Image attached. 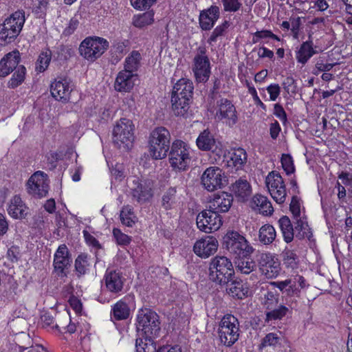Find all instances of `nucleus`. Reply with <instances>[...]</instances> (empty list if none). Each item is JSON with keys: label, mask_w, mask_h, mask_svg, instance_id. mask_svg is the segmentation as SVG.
<instances>
[{"label": "nucleus", "mask_w": 352, "mask_h": 352, "mask_svg": "<svg viewBox=\"0 0 352 352\" xmlns=\"http://www.w3.org/2000/svg\"><path fill=\"white\" fill-rule=\"evenodd\" d=\"M234 276V270L230 259L223 256H217L210 263L209 278L219 284H229Z\"/></svg>", "instance_id": "1"}, {"label": "nucleus", "mask_w": 352, "mask_h": 352, "mask_svg": "<svg viewBox=\"0 0 352 352\" xmlns=\"http://www.w3.org/2000/svg\"><path fill=\"white\" fill-rule=\"evenodd\" d=\"M25 21V12L17 10L0 25V45L12 43L20 34Z\"/></svg>", "instance_id": "2"}, {"label": "nucleus", "mask_w": 352, "mask_h": 352, "mask_svg": "<svg viewBox=\"0 0 352 352\" xmlns=\"http://www.w3.org/2000/svg\"><path fill=\"white\" fill-rule=\"evenodd\" d=\"M170 134L165 127L154 129L149 137V151L155 160L164 158L170 149Z\"/></svg>", "instance_id": "3"}, {"label": "nucleus", "mask_w": 352, "mask_h": 352, "mask_svg": "<svg viewBox=\"0 0 352 352\" xmlns=\"http://www.w3.org/2000/svg\"><path fill=\"white\" fill-rule=\"evenodd\" d=\"M135 125L128 118H120L113 130V141L119 148L129 149L134 141Z\"/></svg>", "instance_id": "4"}, {"label": "nucleus", "mask_w": 352, "mask_h": 352, "mask_svg": "<svg viewBox=\"0 0 352 352\" xmlns=\"http://www.w3.org/2000/svg\"><path fill=\"white\" fill-rule=\"evenodd\" d=\"M170 166L175 170H186L190 163V147L182 140L173 142L168 155Z\"/></svg>", "instance_id": "5"}, {"label": "nucleus", "mask_w": 352, "mask_h": 352, "mask_svg": "<svg viewBox=\"0 0 352 352\" xmlns=\"http://www.w3.org/2000/svg\"><path fill=\"white\" fill-rule=\"evenodd\" d=\"M223 244L227 250L236 257L250 256L252 247L246 239L236 231H228L223 237Z\"/></svg>", "instance_id": "6"}, {"label": "nucleus", "mask_w": 352, "mask_h": 352, "mask_svg": "<svg viewBox=\"0 0 352 352\" xmlns=\"http://www.w3.org/2000/svg\"><path fill=\"white\" fill-rule=\"evenodd\" d=\"M157 314L149 309L139 311L137 316V331L141 332L145 338L157 336L160 330V322Z\"/></svg>", "instance_id": "7"}, {"label": "nucleus", "mask_w": 352, "mask_h": 352, "mask_svg": "<svg viewBox=\"0 0 352 352\" xmlns=\"http://www.w3.org/2000/svg\"><path fill=\"white\" fill-rule=\"evenodd\" d=\"M109 47V42L103 38L90 36L85 38L79 46L80 54L89 61L100 57Z\"/></svg>", "instance_id": "8"}, {"label": "nucleus", "mask_w": 352, "mask_h": 352, "mask_svg": "<svg viewBox=\"0 0 352 352\" xmlns=\"http://www.w3.org/2000/svg\"><path fill=\"white\" fill-rule=\"evenodd\" d=\"M220 342L227 346L233 345L239 337V322L232 315L228 314L221 319L219 330Z\"/></svg>", "instance_id": "9"}, {"label": "nucleus", "mask_w": 352, "mask_h": 352, "mask_svg": "<svg viewBox=\"0 0 352 352\" xmlns=\"http://www.w3.org/2000/svg\"><path fill=\"white\" fill-rule=\"evenodd\" d=\"M279 294L276 291H267L262 298L263 305L268 310L266 313V321L281 320L289 311V308L283 305L278 306Z\"/></svg>", "instance_id": "10"}, {"label": "nucleus", "mask_w": 352, "mask_h": 352, "mask_svg": "<svg viewBox=\"0 0 352 352\" xmlns=\"http://www.w3.org/2000/svg\"><path fill=\"white\" fill-rule=\"evenodd\" d=\"M265 183L274 200L279 204L284 203L287 192L280 175L276 171L270 172L266 177Z\"/></svg>", "instance_id": "11"}, {"label": "nucleus", "mask_w": 352, "mask_h": 352, "mask_svg": "<svg viewBox=\"0 0 352 352\" xmlns=\"http://www.w3.org/2000/svg\"><path fill=\"white\" fill-rule=\"evenodd\" d=\"M196 221L197 228L206 233L217 231L222 225L221 217L210 208L200 212Z\"/></svg>", "instance_id": "12"}, {"label": "nucleus", "mask_w": 352, "mask_h": 352, "mask_svg": "<svg viewBox=\"0 0 352 352\" xmlns=\"http://www.w3.org/2000/svg\"><path fill=\"white\" fill-rule=\"evenodd\" d=\"M26 188L28 194L33 197H45L49 190L47 175L42 171L34 173L28 180Z\"/></svg>", "instance_id": "13"}, {"label": "nucleus", "mask_w": 352, "mask_h": 352, "mask_svg": "<svg viewBox=\"0 0 352 352\" xmlns=\"http://www.w3.org/2000/svg\"><path fill=\"white\" fill-rule=\"evenodd\" d=\"M258 268L266 278H276L281 270L280 263L275 254L262 253L258 260Z\"/></svg>", "instance_id": "14"}, {"label": "nucleus", "mask_w": 352, "mask_h": 352, "mask_svg": "<svg viewBox=\"0 0 352 352\" xmlns=\"http://www.w3.org/2000/svg\"><path fill=\"white\" fill-rule=\"evenodd\" d=\"M215 118L229 126H234L238 120L234 105L227 98H221L217 102Z\"/></svg>", "instance_id": "15"}, {"label": "nucleus", "mask_w": 352, "mask_h": 352, "mask_svg": "<svg viewBox=\"0 0 352 352\" xmlns=\"http://www.w3.org/2000/svg\"><path fill=\"white\" fill-rule=\"evenodd\" d=\"M193 62L192 71L196 80L199 82H206L210 75V64L208 57L206 55L205 48H199Z\"/></svg>", "instance_id": "16"}, {"label": "nucleus", "mask_w": 352, "mask_h": 352, "mask_svg": "<svg viewBox=\"0 0 352 352\" xmlns=\"http://www.w3.org/2000/svg\"><path fill=\"white\" fill-rule=\"evenodd\" d=\"M226 182L223 170L217 166H210L204 172L201 184L208 191H214L221 188Z\"/></svg>", "instance_id": "17"}, {"label": "nucleus", "mask_w": 352, "mask_h": 352, "mask_svg": "<svg viewBox=\"0 0 352 352\" xmlns=\"http://www.w3.org/2000/svg\"><path fill=\"white\" fill-rule=\"evenodd\" d=\"M72 258L66 245H60L54 256L53 265L55 272L60 278L67 276L68 270L71 266Z\"/></svg>", "instance_id": "18"}, {"label": "nucleus", "mask_w": 352, "mask_h": 352, "mask_svg": "<svg viewBox=\"0 0 352 352\" xmlns=\"http://www.w3.org/2000/svg\"><path fill=\"white\" fill-rule=\"evenodd\" d=\"M132 196L139 203L148 201L153 196V184L150 181H140L133 177L130 185Z\"/></svg>", "instance_id": "19"}, {"label": "nucleus", "mask_w": 352, "mask_h": 352, "mask_svg": "<svg viewBox=\"0 0 352 352\" xmlns=\"http://www.w3.org/2000/svg\"><path fill=\"white\" fill-rule=\"evenodd\" d=\"M74 85L70 80L60 78L55 80L51 84L52 96L57 100L63 102H69L71 99V94L74 91Z\"/></svg>", "instance_id": "20"}, {"label": "nucleus", "mask_w": 352, "mask_h": 352, "mask_svg": "<svg viewBox=\"0 0 352 352\" xmlns=\"http://www.w3.org/2000/svg\"><path fill=\"white\" fill-rule=\"evenodd\" d=\"M218 246V241L215 237L207 236L195 243L193 250L198 256L208 258L217 252Z\"/></svg>", "instance_id": "21"}, {"label": "nucleus", "mask_w": 352, "mask_h": 352, "mask_svg": "<svg viewBox=\"0 0 352 352\" xmlns=\"http://www.w3.org/2000/svg\"><path fill=\"white\" fill-rule=\"evenodd\" d=\"M104 280L107 289L113 294H118L122 290L125 280L121 272L109 269L107 270Z\"/></svg>", "instance_id": "22"}, {"label": "nucleus", "mask_w": 352, "mask_h": 352, "mask_svg": "<svg viewBox=\"0 0 352 352\" xmlns=\"http://www.w3.org/2000/svg\"><path fill=\"white\" fill-rule=\"evenodd\" d=\"M233 202V197L231 194L221 192L213 195L209 201V208L219 213L226 212L230 208Z\"/></svg>", "instance_id": "23"}, {"label": "nucleus", "mask_w": 352, "mask_h": 352, "mask_svg": "<svg viewBox=\"0 0 352 352\" xmlns=\"http://www.w3.org/2000/svg\"><path fill=\"white\" fill-rule=\"evenodd\" d=\"M20 60V53L18 50L6 54L0 60V77H6L16 69Z\"/></svg>", "instance_id": "24"}, {"label": "nucleus", "mask_w": 352, "mask_h": 352, "mask_svg": "<svg viewBox=\"0 0 352 352\" xmlns=\"http://www.w3.org/2000/svg\"><path fill=\"white\" fill-rule=\"evenodd\" d=\"M7 211L11 217L23 219L27 217L29 208L20 196L14 195L8 203Z\"/></svg>", "instance_id": "25"}, {"label": "nucleus", "mask_w": 352, "mask_h": 352, "mask_svg": "<svg viewBox=\"0 0 352 352\" xmlns=\"http://www.w3.org/2000/svg\"><path fill=\"white\" fill-rule=\"evenodd\" d=\"M137 75L127 71H120L116 79L114 88L120 92H129L135 85Z\"/></svg>", "instance_id": "26"}, {"label": "nucleus", "mask_w": 352, "mask_h": 352, "mask_svg": "<svg viewBox=\"0 0 352 352\" xmlns=\"http://www.w3.org/2000/svg\"><path fill=\"white\" fill-rule=\"evenodd\" d=\"M219 18V8L212 6L208 9L203 10L199 15L200 27L204 30H210Z\"/></svg>", "instance_id": "27"}, {"label": "nucleus", "mask_w": 352, "mask_h": 352, "mask_svg": "<svg viewBox=\"0 0 352 352\" xmlns=\"http://www.w3.org/2000/svg\"><path fill=\"white\" fill-rule=\"evenodd\" d=\"M193 84L188 79L182 78L179 80L173 87L172 96L186 100H191L193 93Z\"/></svg>", "instance_id": "28"}, {"label": "nucleus", "mask_w": 352, "mask_h": 352, "mask_svg": "<svg viewBox=\"0 0 352 352\" xmlns=\"http://www.w3.org/2000/svg\"><path fill=\"white\" fill-rule=\"evenodd\" d=\"M316 54H317V51L314 49V43L311 39V36H309V40L302 42L299 49L296 52V58L298 63L305 65Z\"/></svg>", "instance_id": "29"}, {"label": "nucleus", "mask_w": 352, "mask_h": 352, "mask_svg": "<svg viewBox=\"0 0 352 352\" xmlns=\"http://www.w3.org/2000/svg\"><path fill=\"white\" fill-rule=\"evenodd\" d=\"M132 300V297L126 296L113 305L112 315L115 320H122L128 318L130 314L129 304Z\"/></svg>", "instance_id": "30"}, {"label": "nucleus", "mask_w": 352, "mask_h": 352, "mask_svg": "<svg viewBox=\"0 0 352 352\" xmlns=\"http://www.w3.org/2000/svg\"><path fill=\"white\" fill-rule=\"evenodd\" d=\"M252 208L258 210L259 213L265 216L272 215L274 212L272 203L267 197L261 195H256L253 197Z\"/></svg>", "instance_id": "31"}, {"label": "nucleus", "mask_w": 352, "mask_h": 352, "mask_svg": "<svg viewBox=\"0 0 352 352\" xmlns=\"http://www.w3.org/2000/svg\"><path fill=\"white\" fill-rule=\"evenodd\" d=\"M231 191L239 200L243 201L251 195L252 188L246 179L240 178L232 185Z\"/></svg>", "instance_id": "32"}, {"label": "nucleus", "mask_w": 352, "mask_h": 352, "mask_svg": "<svg viewBox=\"0 0 352 352\" xmlns=\"http://www.w3.org/2000/svg\"><path fill=\"white\" fill-rule=\"evenodd\" d=\"M228 166L236 168V170L241 168L247 162V153L242 148L232 149L228 153Z\"/></svg>", "instance_id": "33"}, {"label": "nucleus", "mask_w": 352, "mask_h": 352, "mask_svg": "<svg viewBox=\"0 0 352 352\" xmlns=\"http://www.w3.org/2000/svg\"><path fill=\"white\" fill-rule=\"evenodd\" d=\"M294 222L296 237L298 239H307L310 240L313 234L309 226L307 216L294 219Z\"/></svg>", "instance_id": "34"}, {"label": "nucleus", "mask_w": 352, "mask_h": 352, "mask_svg": "<svg viewBox=\"0 0 352 352\" xmlns=\"http://www.w3.org/2000/svg\"><path fill=\"white\" fill-rule=\"evenodd\" d=\"M190 100L171 96L172 111L176 116L186 117L190 109Z\"/></svg>", "instance_id": "35"}, {"label": "nucleus", "mask_w": 352, "mask_h": 352, "mask_svg": "<svg viewBox=\"0 0 352 352\" xmlns=\"http://www.w3.org/2000/svg\"><path fill=\"white\" fill-rule=\"evenodd\" d=\"M234 264L236 272L243 274H250L256 268L255 262L249 256L234 258Z\"/></svg>", "instance_id": "36"}, {"label": "nucleus", "mask_w": 352, "mask_h": 352, "mask_svg": "<svg viewBox=\"0 0 352 352\" xmlns=\"http://www.w3.org/2000/svg\"><path fill=\"white\" fill-rule=\"evenodd\" d=\"M278 226L284 241L287 243L292 242L294 236V228L289 218L285 215L281 217L278 220Z\"/></svg>", "instance_id": "37"}, {"label": "nucleus", "mask_w": 352, "mask_h": 352, "mask_svg": "<svg viewBox=\"0 0 352 352\" xmlns=\"http://www.w3.org/2000/svg\"><path fill=\"white\" fill-rule=\"evenodd\" d=\"M196 143L198 148L202 151H210L215 147V140L208 130H204L199 134Z\"/></svg>", "instance_id": "38"}, {"label": "nucleus", "mask_w": 352, "mask_h": 352, "mask_svg": "<svg viewBox=\"0 0 352 352\" xmlns=\"http://www.w3.org/2000/svg\"><path fill=\"white\" fill-rule=\"evenodd\" d=\"M230 282L227 288L230 295L238 299H243L248 296V288L245 287L241 281H236L232 279Z\"/></svg>", "instance_id": "39"}, {"label": "nucleus", "mask_w": 352, "mask_h": 352, "mask_svg": "<svg viewBox=\"0 0 352 352\" xmlns=\"http://www.w3.org/2000/svg\"><path fill=\"white\" fill-rule=\"evenodd\" d=\"M176 187L168 188L162 197V206L166 210H168L175 207L177 203Z\"/></svg>", "instance_id": "40"}, {"label": "nucleus", "mask_w": 352, "mask_h": 352, "mask_svg": "<svg viewBox=\"0 0 352 352\" xmlns=\"http://www.w3.org/2000/svg\"><path fill=\"white\" fill-rule=\"evenodd\" d=\"M276 236V230L272 225L265 224L259 230V241L265 245L271 244L275 240Z\"/></svg>", "instance_id": "41"}, {"label": "nucleus", "mask_w": 352, "mask_h": 352, "mask_svg": "<svg viewBox=\"0 0 352 352\" xmlns=\"http://www.w3.org/2000/svg\"><path fill=\"white\" fill-rule=\"evenodd\" d=\"M281 340L282 334L280 331L269 333L262 339L259 347L260 349L267 346L275 348L280 345Z\"/></svg>", "instance_id": "42"}, {"label": "nucleus", "mask_w": 352, "mask_h": 352, "mask_svg": "<svg viewBox=\"0 0 352 352\" xmlns=\"http://www.w3.org/2000/svg\"><path fill=\"white\" fill-rule=\"evenodd\" d=\"M154 13L153 11L144 12L141 14L135 15L133 17V25L138 28L149 25L154 21Z\"/></svg>", "instance_id": "43"}, {"label": "nucleus", "mask_w": 352, "mask_h": 352, "mask_svg": "<svg viewBox=\"0 0 352 352\" xmlns=\"http://www.w3.org/2000/svg\"><path fill=\"white\" fill-rule=\"evenodd\" d=\"M140 59V54L137 51H133L131 54L126 58L124 69L123 70L135 74L134 72H135L139 67Z\"/></svg>", "instance_id": "44"}, {"label": "nucleus", "mask_w": 352, "mask_h": 352, "mask_svg": "<svg viewBox=\"0 0 352 352\" xmlns=\"http://www.w3.org/2000/svg\"><path fill=\"white\" fill-rule=\"evenodd\" d=\"M14 71L12 78L8 82V87L11 89L17 87L24 81L26 69L23 65H19Z\"/></svg>", "instance_id": "45"}, {"label": "nucleus", "mask_w": 352, "mask_h": 352, "mask_svg": "<svg viewBox=\"0 0 352 352\" xmlns=\"http://www.w3.org/2000/svg\"><path fill=\"white\" fill-rule=\"evenodd\" d=\"M136 352H159L153 339L137 338L135 341Z\"/></svg>", "instance_id": "46"}, {"label": "nucleus", "mask_w": 352, "mask_h": 352, "mask_svg": "<svg viewBox=\"0 0 352 352\" xmlns=\"http://www.w3.org/2000/svg\"><path fill=\"white\" fill-rule=\"evenodd\" d=\"M120 219L123 225L132 227L136 219L133 208L129 205L123 206L120 210Z\"/></svg>", "instance_id": "47"}, {"label": "nucleus", "mask_w": 352, "mask_h": 352, "mask_svg": "<svg viewBox=\"0 0 352 352\" xmlns=\"http://www.w3.org/2000/svg\"><path fill=\"white\" fill-rule=\"evenodd\" d=\"M289 210L292 214V219H296L306 216L305 208L302 201L297 196H293L289 204Z\"/></svg>", "instance_id": "48"}, {"label": "nucleus", "mask_w": 352, "mask_h": 352, "mask_svg": "<svg viewBox=\"0 0 352 352\" xmlns=\"http://www.w3.org/2000/svg\"><path fill=\"white\" fill-rule=\"evenodd\" d=\"M283 261L286 267L294 270L298 266L299 258L293 250L286 249L283 252Z\"/></svg>", "instance_id": "49"}, {"label": "nucleus", "mask_w": 352, "mask_h": 352, "mask_svg": "<svg viewBox=\"0 0 352 352\" xmlns=\"http://www.w3.org/2000/svg\"><path fill=\"white\" fill-rule=\"evenodd\" d=\"M89 263L87 254H80L75 261V268L78 276L84 275L88 270Z\"/></svg>", "instance_id": "50"}, {"label": "nucleus", "mask_w": 352, "mask_h": 352, "mask_svg": "<svg viewBox=\"0 0 352 352\" xmlns=\"http://www.w3.org/2000/svg\"><path fill=\"white\" fill-rule=\"evenodd\" d=\"M52 54L50 51L43 52L38 56L36 63V70L42 72H44L49 66L51 60Z\"/></svg>", "instance_id": "51"}, {"label": "nucleus", "mask_w": 352, "mask_h": 352, "mask_svg": "<svg viewBox=\"0 0 352 352\" xmlns=\"http://www.w3.org/2000/svg\"><path fill=\"white\" fill-rule=\"evenodd\" d=\"M49 0H36L33 13L36 18L45 19L48 8Z\"/></svg>", "instance_id": "52"}, {"label": "nucleus", "mask_w": 352, "mask_h": 352, "mask_svg": "<svg viewBox=\"0 0 352 352\" xmlns=\"http://www.w3.org/2000/svg\"><path fill=\"white\" fill-rule=\"evenodd\" d=\"M228 27L229 23L227 21H225L222 24L216 27L208 38V42L212 43L217 41V38L222 36Z\"/></svg>", "instance_id": "53"}, {"label": "nucleus", "mask_w": 352, "mask_h": 352, "mask_svg": "<svg viewBox=\"0 0 352 352\" xmlns=\"http://www.w3.org/2000/svg\"><path fill=\"white\" fill-rule=\"evenodd\" d=\"M113 235L120 245H127L130 243L131 239L127 234L121 232L118 228H114L113 230Z\"/></svg>", "instance_id": "54"}, {"label": "nucleus", "mask_w": 352, "mask_h": 352, "mask_svg": "<svg viewBox=\"0 0 352 352\" xmlns=\"http://www.w3.org/2000/svg\"><path fill=\"white\" fill-rule=\"evenodd\" d=\"M281 164L283 168L284 169L287 175L292 174L294 172L295 168L291 155L288 154H283L281 157Z\"/></svg>", "instance_id": "55"}, {"label": "nucleus", "mask_w": 352, "mask_h": 352, "mask_svg": "<svg viewBox=\"0 0 352 352\" xmlns=\"http://www.w3.org/2000/svg\"><path fill=\"white\" fill-rule=\"evenodd\" d=\"M131 6L136 10H144L149 9L157 0H130Z\"/></svg>", "instance_id": "56"}, {"label": "nucleus", "mask_w": 352, "mask_h": 352, "mask_svg": "<svg viewBox=\"0 0 352 352\" xmlns=\"http://www.w3.org/2000/svg\"><path fill=\"white\" fill-rule=\"evenodd\" d=\"M221 2L226 12H235L238 11L242 6L239 0H221Z\"/></svg>", "instance_id": "57"}, {"label": "nucleus", "mask_w": 352, "mask_h": 352, "mask_svg": "<svg viewBox=\"0 0 352 352\" xmlns=\"http://www.w3.org/2000/svg\"><path fill=\"white\" fill-rule=\"evenodd\" d=\"M336 63H326L324 64L322 60H318L316 65L312 73L314 75H318L322 72H329L330 71Z\"/></svg>", "instance_id": "58"}, {"label": "nucleus", "mask_w": 352, "mask_h": 352, "mask_svg": "<svg viewBox=\"0 0 352 352\" xmlns=\"http://www.w3.org/2000/svg\"><path fill=\"white\" fill-rule=\"evenodd\" d=\"M267 91L270 94V98L272 101H275L280 93V87L278 84H271L267 87Z\"/></svg>", "instance_id": "59"}, {"label": "nucleus", "mask_w": 352, "mask_h": 352, "mask_svg": "<svg viewBox=\"0 0 352 352\" xmlns=\"http://www.w3.org/2000/svg\"><path fill=\"white\" fill-rule=\"evenodd\" d=\"M254 36L258 38H270L278 41H280V38L278 36L274 34L272 31L267 30L256 32L254 34Z\"/></svg>", "instance_id": "60"}, {"label": "nucleus", "mask_w": 352, "mask_h": 352, "mask_svg": "<svg viewBox=\"0 0 352 352\" xmlns=\"http://www.w3.org/2000/svg\"><path fill=\"white\" fill-rule=\"evenodd\" d=\"M300 289L294 283L293 279L291 278V283L286 287L285 293L288 297L299 296Z\"/></svg>", "instance_id": "61"}, {"label": "nucleus", "mask_w": 352, "mask_h": 352, "mask_svg": "<svg viewBox=\"0 0 352 352\" xmlns=\"http://www.w3.org/2000/svg\"><path fill=\"white\" fill-rule=\"evenodd\" d=\"M274 114L283 122L287 121V114L283 107L278 103L274 104Z\"/></svg>", "instance_id": "62"}, {"label": "nucleus", "mask_w": 352, "mask_h": 352, "mask_svg": "<svg viewBox=\"0 0 352 352\" xmlns=\"http://www.w3.org/2000/svg\"><path fill=\"white\" fill-rule=\"evenodd\" d=\"M63 320L58 322H56V324L52 326V328L58 329V331H61V329H65L67 327V324L68 322H70V318L68 316V314L65 313L63 316Z\"/></svg>", "instance_id": "63"}, {"label": "nucleus", "mask_w": 352, "mask_h": 352, "mask_svg": "<svg viewBox=\"0 0 352 352\" xmlns=\"http://www.w3.org/2000/svg\"><path fill=\"white\" fill-rule=\"evenodd\" d=\"M111 175L116 179L121 180L124 177V170L122 164H116L115 167L111 169Z\"/></svg>", "instance_id": "64"}]
</instances>
